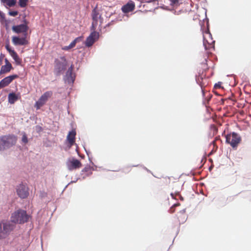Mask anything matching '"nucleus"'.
Segmentation results:
<instances>
[{"mask_svg": "<svg viewBox=\"0 0 251 251\" xmlns=\"http://www.w3.org/2000/svg\"><path fill=\"white\" fill-rule=\"evenodd\" d=\"M0 17L1 18H4V14L1 12L0 11Z\"/></svg>", "mask_w": 251, "mask_h": 251, "instance_id": "f704fd0d", "label": "nucleus"}, {"mask_svg": "<svg viewBox=\"0 0 251 251\" xmlns=\"http://www.w3.org/2000/svg\"><path fill=\"white\" fill-rule=\"evenodd\" d=\"M70 49H71V48H70L69 45L67 46H65L62 48V50H68Z\"/></svg>", "mask_w": 251, "mask_h": 251, "instance_id": "473e14b6", "label": "nucleus"}, {"mask_svg": "<svg viewBox=\"0 0 251 251\" xmlns=\"http://www.w3.org/2000/svg\"><path fill=\"white\" fill-rule=\"evenodd\" d=\"M28 218L25 211L18 210L12 214L11 221L12 223L21 224L27 222Z\"/></svg>", "mask_w": 251, "mask_h": 251, "instance_id": "7ed1b4c3", "label": "nucleus"}, {"mask_svg": "<svg viewBox=\"0 0 251 251\" xmlns=\"http://www.w3.org/2000/svg\"><path fill=\"white\" fill-rule=\"evenodd\" d=\"M135 9V4L133 2H128L122 7V11L125 13L131 12Z\"/></svg>", "mask_w": 251, "mask_h": 251, "instance_id": "f3484780", "label": "nucleus"}, {"mask_svg": "<svg viewBox=\"0 0 251 251\" xmlns=\"http://www.w3.org/2000/svg\"><path fill=\"white\" fill-rule=\"evenodd\" d=\"M78 40V38L75 39L73 42H71V43L69 45V47L71 49L74 48L76 43V42Z\"/></svg>", "mask_w": 251, "mask_h": 251, "instance_id": "a878e982", "label": "nucleus"}, {"mask_svg": "<svg viewBox=\"0 0 251 251\" xmlns=\"http://www.w3.org/2000/svg\"><path fill=\"white\" fill-rule=\"evenodd\" d=\"M18 12L17 11H10L9 12V15L11 16H13V17L16 16L18 15Z\"/></svg>", "mask_w": 251, "mask_h": 251, "instance_id": "cd10ccee", "label": "nucleus"}, {"mask_svg": "<svg viewBox=\"0 0 251 251\" xmlns=\"http://www.w3.org/2000/svg\"><path fill=\"white\" fill-rule=\"evenodd\" d=\"M222 82H218L217 83H216L214 85V88L215 89H220L221 88H223L221 86Z\"/></svg>", "mask_w": 251, "mask_h": 251, "instance_id": "c85d7f7f", "label": "nucleus"}, {"mask_svg": "<svg viewBox=\"0 0 251 251\" xmlns=\"http://www.w3.org/2000/svg\"><path fill=\"white\" fill-rule=\"evenodd\" d=\"M12 30L16 33H22L24 35L27 36L28 27L26 24H21L12 26Z\"/></svg>", "mask_w": 251, "mask_h": 251, "instance_id": "9d476101", "label": "nucleus"}, {"mask_svg": "<svg viewBox=\"0 0 251 251\" xmlns=\"http://www.w3.org/2000/svg\"><path fill=\"white\" fill-rule=\"evenodd\" d=\"M95 41L94 39H92V36H88L85 41V45L87 47H91L94 43Z\"/></svg>", "mask_w": 251, "mask_h": 251, "instance_id": "412c9836", "label": "nucleus"}, {"mask_svg": "<svg viewBox=\"0 0 251 251\" xmlns=\"http://www.w3.org/2000/svg\"><path fill=\"white\" fill-rule=\"evenodd\" d=\"M54 73L56 75H60L66 69L67 61L64 56L61 57L60 59H56L54 61Z\"/></svg>", "mask_w": 251, "mask_h": 251, "instance_id": "20e7f679", "label": "nucleus"}, {"mask_svg": "<svg viewBox=\"0 0 251 251\" xmlns=\"http://www.w3.org/2000/svg\"><path fill=\"white\" fill-rule=\"evenodd\" d=\"M22 143H24V144H26L28 143V138L27 137L26 134L25 132L22 133Z\"/></svg>", "mask_w": 251, "mask_h": 251, "instance_id": "b1692460", "label": "nucleus"}, {"mask_svg": "<svg viewBox=\"0 0 251 251\" xmlns=\"http://www.w3.org/2000/svg\"><path fill=\"white\" fill-rule=\"evenodd\" d=\"M171 2V5H174L176 4H177L179 1V0H170Z\"/></svg>", "mask_w": 251, "mask_h": 251, "instance_id": "7c9ffc66", "label": "nucleus"}, {"mask_svg": "<svg viewBox=\"0 0 251 251\" xmlns=\"http://www.w3.org/2000/svg\"><path fill=\"white\" fill-rule=\"evenodd\" d=\"M180 204L179 203H177V204H175L173 206H172L170 209V213H173L175 212V208L174 207L176 206H178V205H179Z\"/></svg>", "mask_w": 251, "mask_h": 251, "instance_id": "c756f323", "label": "nucleus"}, {"mask_svg": "<svg viewBox=\"0 0 251 251\" xmlns=\"http://www.w3.org/2000/svg\"><path fill=\"white\" fill-rule=\"evenodd\" d=\"M93 31L90 34L89 36H92V39H94V41L95 42L99 38V33L96 32L95 30Z\"/></svg>", "mask_w": 251, "mask_h": 251, "instance_id": "4be33fe9", "label": "nucleus"}, {"mask_svg": "<svg viewBox=\"0 0 251 251\" xmlns=\"http://www.w3.org/2000/svg\"><path fill=\"white\" fill-rule=\"evenodd\" d=\"M206 75L203 74V73L201 75H199L196 76V81L197 83L201 86V89H202V87H204L207 85V79L205 77ZM203 91V90H202Z\"/></svg>", "mask_w": 251, "mask_h": 251, "instance_id": "2eb2a0df", "label": "nucleus"}, {"mask_svg": "<svg viewBox=\"0 0 251 251\" xmlns=\"http://www.w3.org/2000/svg\"><path fill=\"white\" fill-rule=\"evenodd\" d=\"M1 2L5 3V1H6L7 0H0Z\"/></svg>", "mask_w": 251, "mask_h": 251, "instance_id": "4c0bfd02", "label": "nucleus"}, {"mask_svg": "<svg viewBox=\"0 0 251 251\" xmlns=\"http://www.w3.org/2000/svg\"><path fill=\"white\" fill-rule=\"evenodd\" d=\"M17 141V137L14 134H7L0 137V151L9 149L14 146Z\"/></svg>", "mask_w": 251, "mask_h": 251, "instance_id": "f257e3e1", "label": "nucleus"}, {"mask_svg": "<svg viewBox=\"0 0 251 251\" xmlns=\"http://www.w3.org/2000/svg\"><path fill=\"white\" fill-rule=\"evenodd\" d=\"M4 57V54L1 53L0 55V66L2 63V61H3Z\"/></svg>", "mask_w": 251, "mask_h": 251, "instance_id": "2f4dec72", "label": "nucleus"}, {"mask_svg": "<svg viewBox=\"0 0 251 251\" xmlns=\"http://www.w3.org/2000/svg\"><path fill=\"white\" fill-rule=\"evenodd\" d=\"M12 69L11 64L4 65L1 66L0 70V75L9 72Z\"/></svg>", "mask_w": 251, "mask_h": 251, "instance_id": "aec40b11", "label": "nucleus"}, {"mask_svg": "<svg viewBox=\"0 0 251 251\" xmlns=\"http://www.w3.org/2000/svg\"><path fill=\"white\" fill-rule=\"evenodd\" d=\"M21 98L19 94H16L14 93H11L8 96V102L10 104H14L17 100Z\"/></svg>", "mask_w": 251, "mask_h": 251, "instance_id": "6ab92c4d", "label": "nucleus"}, {"mask_svg": "<svg viewBox=\"0 0 251 251\" xmlns=\"http://www.w3.org/2000/svg\"><path fill=\"white\" fill-rule=\"evenodd\" d=\"M18 77V75H14L7 76L2 79L0 81V84L3 87L8 86L14 79Z\"/></svg>", "mask_w": 251, "mask_h": 251, "instance_id": "4468645a", "label": "nucleus"}, {"mask_svg": "<svg viewBox=\"0 0 251 251\" xmlns=\"http://www.w3.org/2000/svg\"><path fill=\"white\" fill-rule=\"evenodd\" d=\"M14 226L9 222H5L3 224V229L1 231L2 234H0V238H5L6 235L12 231Z\"/></svg>", "mask_w": 251, "mask_h": 251, "instance_id": "f8f14e48", "label": "nucleus"}, {"mask_svg": "<svg viewBox=\"0 0 251 251\" xmlns=\"http://www.w3.org/2000/svg\"><path fill=\"white\" fill-rule=\"evenodd\" d=\"M66 165L69 171L76 170L82 167V164L80 161L75 158L69 159L67 161Z\"/></svg>", "mask_w": 251, "mask_h": 251, "instance_id": "0eeeda50", "label": "nucleus"}, {"mask_svg": "<svg viewBox=\"0 0 251 251\" xmlns=\"http://www.w3.org/2000/svg\"><path fill=\"white\" fill-rule=\"evenodd\" d=\"M76 131L75 129H72L70 131L67 136V140L69 143V147H71L75 142Z\"/></svg>", "mask_w": 251, "mask_h": 251, "instance_id": "dca6fc26", "label": "nucleus"}, {"mask_svg": "<svg viewBox=\"0 0 251 251\" xmlns=\"http://www.w3.org/2000/svg\"><path fill=\"white\" fill-rule=\"evenodd\" d=\"M9 7L14 6L16 3V0H7L5 2Z\"/></svg>", "mask_w": 251, "mask_h": 251, "instance_id": "5701e85b", "label": "nucleus"}, {"mask_svg": "<svg viewBox=\"0 0 251 251\" xmlns=\"http://www.w3.org/2000/svg\"><path fill=\"white\" fill-rule=\"evenodd\" d=\"M91 16L92 19L91 30H96L98 25L101 27L103 19L100 11L97 7L92 10Z\"/></svg>", "mask_w": 251, "mask_h": 251, "instance_id": "f03ea898", "label": "nucleus"}, {"mask_svg": "<svg viewBox=\"0 0 251 251\" xmlns=\"http://www.w3.org/2000/svg\"><path fill=\"white\" fill-rule=\"evenodd\" d=\"M28 0H19V4L21 7H25L27 4Z\"/></svg>", "mask_w": 251, "mask_h": 251, "instance_id": "393cba45", "label": "nucleus"}, {"mask_svg": "<svg viewBox=\"0 0 251 251\" xmlns=\"http://www.w3.org/2000/svg\"><path fill=\"white\" fill-rule=\"evenodd\" d=\"M203 46L205 50H209L213 47V43L214 42L211 38V34L209 31L205 32V35H203Z\"/></svg>", "mask_w": 251, "mask_h": 251, "instance_id": "1a4fd4ad", "label": "nucleus"}, {"mask_svg": "<svg viewBox=\"0 0 251 251\" xmlns=\"http://www.w3.org/2000/svg\"><path fill=\"white\" fill-rule=\"evenodd\" d=\"M2 226H1V224L0 223V234H2L1 231H2Z\"/></svg>", "mask_w": 251, "mask_h": 251, "instance_id": "e433bc0d", "label": "nucleus"}, {"mask_svg": "<svg viewBox=\"0 0 251 251\" xmlns=\"http://www.w3.org/2000/svg\"><path fill=\"white\" fill-rule=\"evenodd\" d=\"M171 195L172 197L174 199H176V197L178 196V197L181 198L182 200H183V198L181 197L179 193H176L175 194L171 193Z\"/></svg>", "mask_w": 251, "mask_h": 251, "instance_id": "bb28decb", "label": "nucleus"}, {"mask_svg": "<svg viewBox=\"0 0 251 251\" xmlns=\"http://www.w3.org/2000/svg\"><path fill=\"white\" fill-rule=\"evenodd\" d=\"M226 142L229 143L232 148L237 147L241 141L240 136L235 132L226 135Z\"/></svg>", "mask_w": 251, "mask_h": 251, "instance_id": "39448f33", "label": "nucleus"}, {"mask_svg": "<svg viewBox=\"0 0 251 251\" xmlns=\"http://www.w3.org/2000/svg\"><path fill=\"white\" fill-rule=\"evenodd\" d=\"M5 48L15 60L16 63L17 65H20L22 62V59L19 57L17 52L14 50L11 49L9 44L5 45Z\"/></svg>", "mask_w": 251, "mask_h": 251, "instance_id": "ddd939ff", "label": "nucleus"}, {"mask_svg": "<svg viewBox=\"0 0 251 251\" xmlns=\"http://www.w3.org/2000/svg\"><path fill=\"white\" fill-rule=\"evenodd\" d=\"M73 65H72L66 73L67 80L68 83H73L75 80V77L73 75Z\"/></svg>", "mask_w": 251, "mask_h": 251, "instance_id": "a211bd4d", "label": "nucleus"}, {"mask_svg": "<svg viewBox=\"0 0 251 251\" xmlns=\"http://www.w3.org/2000/svg\"><path fill=\"white\" fill-rule=\"evenodd\" d=\"M17 193L21 199L26 198L29 195L28 187L23 184H20L17 186Z\"/></svg>", "mask_w": 251, "mask_h": 251, "instance_id": "6e6552de", "label": "nucleus"}, {"mask_svg": "<svg viewBox=\"0 0 251 251\" xmlns=\"http://www.w3.org/2000/svg\"><path fill=\"white\" fill-rule=\"evenodd\" d=\"M88 170H90V168H85L82 171L84 172V171H87Z\"/></svg>", "mask_w": 251, "mask_h": 251, "instance_id": "c9c22d12", "label": "nucleus"}, {"mask_svg": "<svg viewBox=\"0 0 251 251\" xmlns=\"http://www.w3.org/2000/svg\"><path fill=\"white\" fill-rule=\"evenodd\" d=\"M52 92L48 91L45 92L35 103V107L37 109H39L48 101L49 98L52 96Z\"/></svg>", "mask_w": 251, "mask_h": 251, "instance_id": "423d86ee", "label": "nucleus"}, {"mask_svg": "<svg viewBox=\"0 0 251 251\" xmlns=\"http://www.w3.org/2000/svg\"><path fill=\"white\" fill-rule=\"evenodd\" d=\"M5 65L11 64V63L9 62V61L6 58L5 59Z\"/></svg>", "mask_w": 251, "mask_h": 251, "instance_id": "72a5a7b5", "label": "nucleus"}, {"mask_svg": "<svg viewBox=\"0 0 251 251\" xmlns=\"http://www.w3.org/2000/svg\"><path fill=\"white\" fill-rule=\"evenodd\" d=\"M26 37L27 36L25 35H24V36L21 38L18 36H13L12 38V43L15 46L26 45L28 44Z\"/></svg>", "mask_w": 251, "mask_h": 251, "instance_id": "9b49d317", "label": "nucleus"}]
</instances>
